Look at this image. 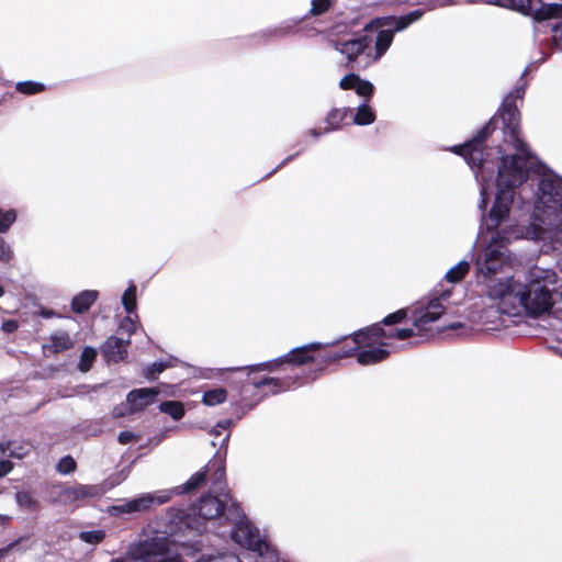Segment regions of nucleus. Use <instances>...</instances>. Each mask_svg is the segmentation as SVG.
Returning <instances> with one entry per match:
<instances>
[{"label":"nucleus","instance_id":"1","mask_svg":"<svg viewBox=\"0 0 562 562\" xmlns=\"http://www.w3.org/2000/svg\"><path fill=\"white\" fill-rule=\"evenodd\" d=\"M513 200V190H496L495 202L488 214L491 224L487 225L485 235L488 245L477 261L479 272L486 277L502 270L507 263L506 244L510 239H539L547 228L562 226V178L546 176L539 181L533 222L527 226L517 224L498 228L508 217Z\"/></svg>","mask_w":562,"mask_h":562},{"label":"nucleus","instance_id":"2","mask_svg":"<svg viewBox=\"0 0 562 562\" xmlns=\"http://www.w3.org/2000/svg\"><path fill=\"white\" fill-rule=\"evenodd\" d=\"M522 94L524 89L518 88L514 93H509L503 102L501 117L516 153L502 158V164L497 167V173H495L494 164L484 158L482 148L488 134V125L471 142L453 149L457 154L463 156L472 168L477 166L475 177L481 183V202L479 207L482 211L486 209L492 187L495 186L496 190L514 191L516 187L526 181L528 171L532 167L531 157L518 136L519 113L515 102L516 99H521Z\"/></svg>","mask_w":562,"mask_h":562},{"label":"nucleus","instance_id":"3","mask_svg":"<svg viewBox=\"0 0 562 562\" xmlns=\"http://www.w3.org/2000/svg\"><path fill=\"white\" fill-rule=\"evenodd\" d=\"M527 281V284L513 279L498 281L488 285V295L493 300H498L502 313L517 315L525 311L532 316H540L551 310L552 292L559 293L562 297V284L557 286L559 278L550 269H530Z\"/></svg>","mask_w":562,"mask_h":562},{"label":"nucleus","instance_id":"4","mask_svg":"<svg viewBox=\"0 0 562 562\" xmlns=\"http://www.w3.org/2000/svg\"><path fill=\"white\" fill-rule=\"evenodd\" d=\"M414 335L412 328L396 329L386 333L379 325L371 326L366 330H361L353 335V341L362 350L357 355V360L362 366L374 364L384 360L389 356V350L384 347L389 346L384 339L397 338L400 340L407 339Z\"/></svg>","mask_w":562,"mask_h":562},{"label":"nucleus","instance_id":"5","mask_svg":"<svg viewBox=\"0 0 562 562\" xmlns=\"http://www.w3.org/2000/svg\"><path fill=\"white\" fill-rule=\"evenodd\" d=\"M188 548L166 536H156L138 542L130 553L139 562H184Z\"/></svg>","mask_w":562,"mask_h":562},{"label":"nucleus","instance_id":"6","mask_svg":"<svg viewBox=\"0 0 562 562\" xmlns=\"http://www.w3.org/2000/svg\"><path fill=\"white\" fill-rule=\"evenodd\" d=\"M490 4L531 15L537 21L562 18V3H542L540 0H487Z\"/></svg>","mask_w":562,"mask_h":562},{"label":"nucleus","instance_id":"7","mask_svg":"<svg viewBox=\"0 0 562 562\" xmlns=\"http://www.w3.org/2000/svg\"><path fill=\"white\" fill-rule=\"evenodd\" d=\"M232 537L239 546L256 552L261 558H267L272 561L276 557V551L262 538L259 530L248 521H240L233 530Z\"/></svg>","mask_w":562,"mask_h":562},{"label":"nucleus","instance_id":"8","mask_svg":"<svg viewBox=\"0 0 562 562\" xmlns=\"http://www.w3.org/2000/svg\"><path fill=\"white\" fill-rule=\"evenodd\" d=\"M171 498L170 491H158L155 493H145L132 499H124L116 505L111 506L108 512L113 516L133 515L143 513L155 506L162 505Z\"/></svg>","mask_w":562,"mask_h":562},{"label":"nucleus","instance_id":"9","mask_svg":"<svg viewBox=\"0 0 562 562\" xmlns=\"http://www.w3.org/2000/svg\"><path fill=\"white\" fill-rule=\"evenodd\" d=\"M451 296L450 290H445L439 294H435L426 303H420L414 310L413 323L418 331H426L430 325L437 322L440 316L445 313V302Z\"/></svg>","mask_w":562,"mask_h":562},{"label":"nucleus","instance_id":"10","mask_svg":"<svg viewBox=\"0 0 562 562\" xmlns=\"http://www.w3.org/2000/svg\"><path fill=\"white\" fill-rule=\"evenodd\" d=\"M226 502L227 497L225 496L207 494L192 508V513L203 519H215L223 513Z\"/></svg>","mask_w":562,"mask_h":562},{"label":"nucleus","instance_id":"11","mask_svg":"<svg viewBox=\"0 0 562 562\" xmlns=\"http://www.w3.org/2000/svg\"><path fill=\"white\" fill-rule=\"evenodd\" d=\"M370 42L371 40L364 35L344 42L331 40L330 44L337 52L345 55L349 61H355L369 47Z\"/></svg>","mask_w":562,"mask_h":562},{"label":"nucleus","instance_id":"12","mask_svg":"<svg viewBox=\"0 0 562 562\" xmlns=\"http://www.w3.org/2000/svg\"><path fill=\"white\" fill-rule=\"evenodd\" d=\"M422 16V11L415 10L405 16L401 18H376L364 25V31H371L383 26H394L395 31L400 32L406 29L411 23L417 21Z\"/></svg>","mask_w":562,"mask_h":562},{"label":"nucleus","instance_id":"13","mask_svg":"<svg viewBox=\"0 0 562 562\" xmlns=\"http://www.w3.org/2000/svg\"><path fill=\"white\" fill-rule=\"evenodd\" d=\"M339 87L344 90H355L358 95L364 98H370L374 90L370 81L361 79L356 74H349L341 78Z\"/></svg>","mask_w":562,"mask_h":562},{"label":"nucleus","instance_id":"14","mask_svg":"<svg viewBox=\"0 0 562 562\" xmlns=\"http://www.w3.org/2000/svg\"><path fill=\"white\" fill-rule=\"evenodd\" d=\"M128 344L130 340H123L117 337H110L103 345V356L109 361L119 362L126 357Z\"/></svg>","mask_w":562,"mask_h":562},{"label":"nucleus","instance_id":"15","mask_svg":"<svg viewBox=\"0 0 562 562\" xmlns=\"http://www.w3.org/2000/svg\"><path fill=\"white\" fill-rule=\"evenodd\" d=\"M158 394L157 389H139L130 392L126 400L131 411L136 412L151 404Z\"/></svg>","mask_w":562,"mask_h":562},{"label":"nucleus","instance_id":"16","mask_svg":"<svg viewBox=\"0 0 562 562\" xmlns=\"http://www.w3.org/2000/svg\"><path fill=\"white\" fill-rule=\"evenodd\" d=\"M97 299V291H83L72 299V310L76 313H83L89 310V307L95 302Z\"/></svg>","mask_w":562,"mask_h":562},{"label":"nucleus","instance_id":"17","mask_svg":"<svg viewBox=\"0 0 562 562\" xmlns=\"http://www.w3.org/2000/svg\"><path fill=\"white\" fill-rule=\"evenodd\" d=\"M394 30H382L378 33L376 40H375V54L373 56V60H379L385 52L389 49L393 42L394 37Z\"/></svg>","mask_w":562,"mask_h":562},{"label":"nucleus","instance_id":"18","mask_svg":"<svg viewBox=\"0 0 562 562\" xmlns=\"http://www.w3.org/2000/svg\"><path fill=\"white\" fill-rule=\"evenodd\" d=\"M52 494L54 495V499L61 504H71L78 499L77 485L75 486H64L58 485L54 486L52 490Z\"/></svg>","mask_w":562,"mask_h":562},{"label":"nucleus","instance_id":"19","mask_svg":"<svg viewBox=\"0 0 562 562\" xmlns=\"http://www.w3.org/2000/svg\"><path fill=\"white\" fill-rule=\"evenodd\" d=\"M321 347V344H311L308 346L299 348L296 350H293L291 353H289L285 358L288 362H292L295 364H302L310 360H312V357L307 355V352L312 349H318Z\"/></svg>","mask_w":562,"mask_h":562},{"label":"nucleus","instance_id":"20","mask_svg":"<svg viewBox=\"0 0 562 562\" xmlns=\"http://www.w3.org/2000/svg\"><path fill=\"white\" fill-rule=\"evenodd\" d=\"M48 347L54 353L61 352L72 347V340L67 333H57L50 337Z\"/></svg>","mask_w":562,"mask_h":562},{"label":"nucleus","instance_id":"21","mask_svg":"<svg viewBox=\"0 0 562 562\" xmlns=\"http://www.w3.org/2000/svg\"><path fill=\"white\" fill-rule=\"evenodd\" d=\"M78 499L99 498L105 493V488L101 485H77Z\"/></svg>","mask_w":562,"mask_h":562},{"label":"nucleus","instance_id":"22","mask_svg":"<svg viewBox=\"0 0 562 562\" xmlns=\"http://www.w3.org/2000/svg\"><path fill=\"white\" fill-rule=\"evenodd\" d=\"M469 262L462 260L447 271L446 280L450 283L459 282L465 277V274L469 272Z\"/></svg>","mask_w":562,"mask_h":562},{"label":"nucleus","instance_id":"23","mask_svg":"<svg viewBox=\"0 0 562 562\" xmlns=\"http://www.w3.org/2000/svg\"><path fill=\"white\" fill-rule=\"evenodd\" d=\"M227 392L223 387L209 390L203 394L202 402L207 406H214L226 401Z\"/></svg>","mask_w":562,"mask_h":562},{"label":"nucleus","instance_id":"24","mask_svg":"<svg viewBox=\"0 0 562 562\" xmlns=\"http://www.w3.org/2000/svg\"><path fill=\"white\" fill-rule=\"evenodd\" d=\"M375 114L368 104H362L358 108V111L353 117V123L358 125H368L373 123Z\"/></svg>","mask_w":562,"mask_h":562},{"label":"nucleus","instance_id":"25","mask_svg":"<svg viewBox=\"0 0 562 562\" xmlns=\"http://www.w3.org/2000/svg\"><path fill=\"white\" fill-rule=\"evenodd\" d=\"M349 111H350L349 109L331 110L326 117L327 127L325 128V132H329V131L338 128L340 125V122L346 119L347 113Z\"/></svg>","mask_w":562,"mask_h":562},{"label":"nucleus","instance_id":"26","mask_svg":"<svg viewBox=\"0 0 562 562\" xmlns=\"http://www.w3.org/2000/svg\"><path fill=\"white\" fill-rule=\"evenodd\" d=\"M159 407L162 413L170 415L176 420L180 419L184 414L183 405L180 402L166 401Z\"/></svg>","mask_w":562,"mask_h":562},{"label":"nucleus","instance_id":"27","mask_svg":"<svg viewBox=\"0 0 562 562\" xmlns=\"http://www.w3.org/2000/svg\"><path fill=\"white\" fill-rule=\"evenodd\" d=\"M225 479V468L223 464H220L213 474V488L220 494V496L228 497L226 494V484L224 482Z\"/></svg>","mask_w":562,"mask_h":562},{"label":"nucleus","instance_id":"28","mask_svg":"<svg viewBox=\"0 0 562 562\" xmlns=\"http://www.w3.org/2000/svg\"><path fill=\"white\" fill-rule=\"evenodd\" d=\"M97 357V350L91 347H86L81 353L80 361L78 368L81 372H87L90 370L93 361Z\"/></svg>","mask_w":562,"mask_h":562},{"label":"nucleus","instance_id":"29","mask_svg":"<svg viewBox=\"0 0 562 562\" xmlns=\"http://www.w3.org/2000/svg\"><path fill=\"white\" fill-rule=\"evenodd\" d=\"M122 304L127 313H133L136 308V285L131 284L122 295Z\"/></svg>","mask_w":562,"mask_h":562},{"label":"nucleus","instance_id":"30","mask_svg":"<svg viewBox=\"0 0 562 562\" xmlns=\"http://www.w3.org/2000/svg\"><path fill=\"white\" fill-rule=\"evenodd\" d=\"M206 474L207 471H198L194 473L181 487V492H190L200 487L204 483Z\"/></svg>","mask_w":562,"mask_h":562},{"label":"nucleus","instance_id":"31","mask_svg":"<svg viewBox=\"0 0 562 562\" xmlns=\"http://www.w3.org/2000/svg\"><path fill=\"white\" fill-rule=\"evenodd\" d=\"M79 538L88 543L97 544L104 539L103 530H90V531H81L79 533Z\"/></svg>","mask_w":562,"mask_h":562},{"label":"nucleus","instance_id":"32","mask_svg":"<svg viewBox=\"0 0 562 562\" xmlns=\"http://www.w3.org/2000/svg\"><path fill=\"white\" fill-rule=\"evenodd\" d=\"M16 213L14 210L2 212L0 210V233H5L14 223Z\"/></svg>","mask_w":562,"mask_h":562},{"label":"nucleus","instance_id":"33","mask_svg":"<svg viewBox=\"0 0 562 562\" xmlns=\"http://www.w3.org/2000/svg\"><path fill=\"white\" fill-rule=\"evenodd\" d=\"M44 89V86L37 82L33 81H25V82H19L16 85V90L26 93V94H34Z\"/></svg>","mask_w":562,"mask_h":562},{"label":"nucleus","instance_id":"34","mask_svg":"<svg viewBox=\"0 0 562 562\" xmlns=\"http://www.w3.org/2000/svg\"><path fill=\"white\" fill-rule=\"evenodd\" d=\"M16 502L21 507L33 509L36 506V501L29 492H18L15 495Z\"/></svg>","mask_w":562,"mask_h":562},{"label":"nucleus","instance_id":"35","mask_svg":"<svg viewBox=\"0 0 562 562\" xmlns=\"http://www.w3.org/2000/svg\"><path fill=\"white\" fill-rule=\"evenodd\" d=\"M32 450V446L27 442L16 445L11 448L10 450V457L22 459L25 456H27Z\"/></svg>","mask_w":562,"mask_h":562},{"label":"nucleus","instance_id":"36","mask_svg":"<svg viewBox=\"0 0 562 562\" xmlns=\"http://www.w3.org/2000/svg\"><path fill=\"white\" fill-rule=\"evenodd\" d=\"M76 469V462L71 457H64L57 464V471L61 474H68Z\"/></svg>","mask_w":562,"mask_h":562},{"label":"nucleus","instance_id":"37","mask_svg":"<svg viewBox=\"0 0 562 562\" xmlns=\"http://www.w3.org/2000/svg\"><path fill=\"white\" fill-rule=\"evenodd\" d=\"M331 5V0H312L311 13L313 15H319L326 12Z\"/></svg>","mask_w":562,"mask_h":562},{"label":"nucleus","instance_id":"38","mask_svg":"<svg viewBox=\"0 0 562 562\" xmlns=\"http://www.w3.org/2000/svg\"><path fill=\"white\" fill-rule=\"evenodd\" d=\"M251 383L254 384V386L256 387H261L262 385H266V384H271L273 385V390H272V393L276 394L279 392L280 387H281V381H279L278 379H270V378H265L262 380H259V381H251Z\"/></svg>","mask_w":562,"mask_h":562},{"label":"nucleus","instance_id":"39","mask_svg":"<svg viewBox=\"0 0 562 562\" xmlns=\"http://www.w3.org/2000/svg\"><path fill=\"white\" fill-rule=\"evenodd\" d=\"M405 317H406V311L405 310H398V311L387 315L383 319V323L385 325H393V324H397V323L402 322Z\"/></svg>","mask_w":562,"mask_h":562},{"label":"nucleus","instance_id":"40","mask_svg":"<svg viewBox=\"0 0 562 562\" xmlns=\"http://www.w3.org/2000/svg\"><path fill=\"white\" fill-rule=\"evenodd\" d=\"M278 363H279V361L263 362V363H260L257 366L247 367L246 369L248 370V375H250V373L255 372V371H262V370L273 371L276 369V367L278 366Z\"/></svg>","mask_w":562,"mask_h":562},{"label":"nucleus","instance_id":"41","mask_svg":"<svg viewBox=\"0 0 562 562\" xmlns=\"http://www.w3.org/2000/svg\"><path fill=\"white\" fill-rule=\"evenodd\" d=\"M12 257L13 251L10 246L3 239H0V260L8 262Z\"/></svg>","mask_w":562,"mask_h":562},{"label":"nucleus","instance_id":"42","mask_svg":"<svg viewBox=\"0 0 562 562\" xmlns=\"http://www.w3.org/2000/svg\"><path fill=\"white\" fill-rule=\"evenodd\" d=\"M139 437L132 431H121L117 436V440L122 445H127L133 441H137Z\"/></svg>","mask_w":562,"mask_h":562},{"label":"nucleus","instance_id":"43","mask_svg":"<svg viewBox=\"0 0 562 562\" xmlns=\"http://www.w3.org/2000/svg\"><path fill=\"white\" fill-rule=\"evenodd\" d=\"M206 562H240L238 557L232 553L210 558Z\"/></svg>","mask_w":562,"mask_h":562},{"label":"nucleus","instance_id":"44","mask_svg":"<svg viewBox=\"0 0 562 562\" xmlns=\"http://www.w3.org/2000/svg\"><path fill=\"white\" fill-rule=\"evenodd\" d=\"M553 42L562 50V23L553 27Z\"/></svg>","mask_w":562,"mask_h":562},{"label":"nucleus","instance_id":"45","mask_svg":"<svg viewBox=\"0 0 562 562\" xmlns=\"http://www.w3.org/2000/svg\"><path fill=\"white\" fill-rule=\"evenodd\" d=\"M121 329L131 335L135 331L136 325L131 317H125L121 324Z\"/></svg>","mask_w":562,"mask_h":562},{"label":"nucleus","instance_id":"46","mask_svg":"<svg viewBox=\"0 0 562 562\" xmlns=\"http://www.w3.org/2000/svg\"><path fill=\"white\" fill-rule=\"evenodd\" d=\"M1 328L4 333L11 334L19 328V324L14 319H8L2 323Z\"/></svg>","mask_w":562,"mask_h":562},{"label":"nucleus","instance_id":"47","mask_svg":"<svg viewBox=\"0 0 562 562\" xmlns=\"http://www.w3.org/2000/svg\"><path fill=\"white\" fill-rule=\"evenodd\" d=\"M166 369V364L162 362L154 363L147 371L146 375L148 378H154L155 373H161Z\"/></svg>","mask_w":562,"mask_h":562},{"label":"nucleus","instance_id":"48","mask_svg":"<svg viewBox=\"0 0 562 562\" xmlns=\"http://www.w3.org/2000/svg\"><path fill=\"white\" fill-rule=\"evenodd\" d=\"M13 465L12 462L9 460H1L0 461V477L7 475L11 472Z\"/></svg>","mask_w":562,"mask_h":562},{"label":"nucleus","instance_id":"49","mask_svg":"<svg viewBox=\"0 0 562 562\" xmlns=\"http://www.w3.org/2000/svg\"><path fill=\"white\" fill-rule=\"evenodd\" d=\"M8 551H9V549H8V548H5V549H0V560L7 555Z\"/></svg>","mask_w":562,"mask_h":562},{"label":"nucleus","instance_id":"50","mask_svg":"<svg viewBox=\"0 0 562 562\" xmlns=\"http://www.w3.org/2000/svg\"><path fill=\"white\" fill-rule=\"evenodd\" d=\"M348 355H349L348 352H346V353H338V355L334 356L333 359L337 360V359H340L342 357H347Z\"/></svg>","mask_w":562,"mask_h":562},{"label":"nucleus","instance_id":"51","mask_svg":"<svg viewBox=\"0 0 562 562\" xmlns=\"http://www.w3.org/2000/svg\"><path fill=\"white\" fill-rule=\"evenodd\" d=\"M9 447L8 446H4V445H0V450L4 453L5 450L8 449Z\"/></svg>","mask_w":562,"mask_h":562},{"label":"nucleus","instance_id":"52","mask_svg":"<svg viewBox=\"0 0 562 562\" xmlns=\"http://www.w3.org/2000/svg\"><path fill=\"white\" fill-rule=\"evenodd\" d=\"M311 134L314 136V137H317L319 135V133L316 131V130H312L311 131Z\"/></svg>","mask_w":562,"mask_h":562},{"label":"nucleus","instance_id":"53","mask_svg":"<svg viewBox=\"0 0 562 562\" xmlns=\"http://www.w3.org/2000/svg\"><path fill=\"white\" fill-rule=\"evenodd\" d=\"M4 291L3 288L0 285V297L3 295Z\"/></svg>","mask_w":562,"mask_h":562},{"label":"nucleus","instance_id":"54","mask_svg":"<svg viewBox=\"0 0 562 562\" xmlns=\"http://www.w3.org/2000/svg\"><path fill=\"white\" fill-rule=\"evenodd\" d=\"M112 562H123V561H121V560H114V561H112Z\"/></svg>","mask_w":562,"mask_h":562}]
</instances>
